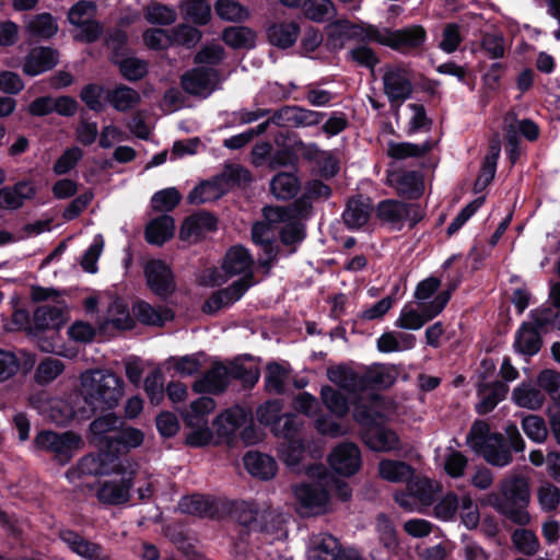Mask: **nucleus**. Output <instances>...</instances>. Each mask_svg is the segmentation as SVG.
I'll list each match as a JSON object with an SVG mask.
<instances>
[{"mask_svg":"<svg viewBox=\"0 0 560 560\" xmlns=\"http://www.w3.org/2000/svg\"><path fill=\"white\" fill-rule=\"evenodd\" d=\"M323 114L311 109L285 106L275 113L271 117L273 124L282 127H311L319 124L323 119Z\"/></svg>","mask_w":560,"mask_h":560,"instance_id":"15","label":"nucleus"},{"mask_svg":"<svg viewBox=\"0 0 560 560\" xmlns=\"http://www.w3.org/2000/svg\"><path fill=\"white\" fill-rule=\"evenodd\" d=\"M244 464L250 475L260 479H270L277 472L275 459L265 454L249 452L244 457Z\"/></svg>","mask_w":560,"mask_h":560,"instance_id":"35","label":"nucleus"},{"mask_svg":"<svg viewBox=\"0 0 560 560\" xmlns=\"http://www.w3.org/2000/svg\"><path fill=\"white\" fill-rule=\"evenodd\" d=\"M450 291H442L435 294L429 304L416 310L413 306L405 305L395 322V326L406 330H418L427 322L438 316L450 301Z\"/></svg>","mask_w":560,"mask_h":560,"instance_id":"8","label":"nucleus"},{"mask_svg":"<svg viewBox=\"0 0 560 560\" xmlns=\"http://www.w3.org/2000/svg\"><path fill=\"white\" fill-rule=\"evenodd\" d=\"M252 285L253 281H249L246 277L240 278L226 289L212 294L205 303L203 311L207 313H215L220 308L233 304L238 301Z\"/></svg>","mask_w":560,"mask_h":560,"instance_id":"19","label":"nucleus"},{"mask_svg":"<svg viewBox=\"0 0 560 560\" xmlns=\"http://www.w3.org/2000/svg\"><path fill=\"white\" fill-rule=\"evenodd\" d=\"M34 443L37 448L51 452L55 459L62 465L67 464L84 445L82 438L71 431L63 433L42 431L35 436Z\"/></svg>","mask_w":560,"mask_h":560,"instance_id":"7","label":"nucleus"},{"mask_svg":"<svg viewBox=\"0 0 560 560\" xmlns=\"http://www.w3.org/2000/svg\"><path fill=\"white\" fill-rule=\"evenodd\" d=\"M390 413V405L382 397L375 396L370 406L357 405L353 417L361 425L366 428L364 440L366 445L376 452H390L400 447L397 434L377 424Z\"/></svg>","mask_w":560,"mask_h":560,"instance_id":"2","label":"nucleus"},{"mask_svg":"<svg viewBox=\"0 0 560 560\" xmlns=\"http://www.w3.org/2000/svg\"><path fill=\"white\" fill-rule=\"evenodd\" d=\"M214 10L220 19L231 22L246 20L249 15L248 10L234 0H218Z\"/></svg>","mask_w":560,"mask_h":560,"instance_id":"58","label":"nucleus"},{"mask_svg":"<svg viewBox=\"0 0 560 560\" xmlns=\"http://www.w3.org/2000/svg\"><path fill=\"white\" fill-rule=\"evenodd\" d=\"M371 31L375 43L402 52L419 48L427 38L425 30L420 25L399 30L375 26Z\"/></svg>","mask_w":560,"mask_h":560,"instance_id":"6","label":"nucleus"},{"mask_svg":"<svg viewBox=\"0 0 560 560\" xmlns=\"http://www.w3.org/2000/svg\"><path fill=\"white\" fill-rule=\"evenodd\" d=\"M522 429L526 436L536 443H542L548 436V429L544 419L536 415H528L522 419Z\"/></svg>","mask_w":560,"mask_h":560,"instance_id":"61","label":"nucleus"},{"mask_svg":"<svg viewBox=\"0 0 560 560\" xmlns=\"http://www.w3.org/2000/svg\"><path fill=\"white\" fill-rule=\"evenodd\" d=\"M105 324H110L119 329H127L132 326L129 311L119 298H108Z\"/></svg>","mask_w":560,"mask_h":560,"instance_id":"47","label":"nucleus"},{"mask_svg":"<svg viewBox=\"0 0 560 560\" xmlns=\"http://www.w3.org/2000/svg\"><path fill=\"white\" fill-rule=\"evenodd\" d=\"M217 229V220L207 212H200L188 217L179 230L180 240L188 243H196L208 233Z\"/></svg>","mask_w":560,"mask_h":560,"instance_id":"18","label":"nucleus"},{"mask_svg":"<svg viewBox=\"0 0 560 560\" xmlns=\"http://www.w3.org/2000/svg\"><path fill=\"white\" fill-rule=\"evenodd\" d=\"M230 373L228 369L215 363L201 378L194 383V389L198 393H220L228 385Z\"/></svg>","mask_w":560,"mask_h":560,"instance_id":"29","label":"nucleus"},{"mask_svg":"<svg viewBox=\"0 0 560 560\" xmlns=\"http://www.w3.org/2000/svg\"><path fill=\"white\" fill-rule=\"evenodd\" d=\"M142 39L148 48L154 50L167 49L174 45L172 30L150 28L143 33Z\"/></svg>","mask_w":560,"mask_h":560,"instance_id":"62","label":"nucleus"},{"mask_svg":"<svg viewBox=\"0 0 560 560\" xmlns=\"http://www.w3.org/2000/svg\"><path fill=\"white\" fill-rule=\"evenodd\" d=\"M253 258L243 246H233L225 254L222 269L228 277L241 276L252 279Z\"/></svg>","mask_w":560,"mask_h":560,"instance_id":"20","label":"nucleus"},{"mask_svg":"<svg viewBox=\"0 0 560 560\" xmlns=\"http://www.w3.org/2000/svg\"><path fill=\"white\" fill-rule=\"evenodd\" d=\"M37 408L39 412L58 424L67 423L74 417V411L65 401L56 398L42 402Z\"/></svg>","mask_w":560,"mask_h":560,"instance_id":"54","label":"nucleus"},{"mask_svg":"<svg viewBox=\"0 0 560 560\" xmlns=\"http://www.w3.org/2000/svg\"><path fill=\"white\" fill-rule=\"evenodd\" d=\"M121 464L110 454L83 456L75 467L67 471V478L72 483H78L84 476L120 474Z\"/></svg>","mask_w":560,"mask_h":560,"instance_id":"10","label":"nucleus"},{"mask_svg":"<svg viewBox=\"0 0 560 560\" xmlns=\"http://www.w3.org/2000/svg\"><path fill=\"white\" fill-rule=\"evenodd\" d=\"M371 28L375 25L361 23L354 24L348 20H338L327 26V45L332 49H341L346 42L357 39L361 42H374Z\"/></svg>","mask_w":560,"mask_h":560,"instance_id":"11","label":"nucleus"},{"mask_svg":"<svg viewBox=\"0 0 560 560\" xmlns=\"http://www.w3.org/2000/svg\"><path fill=\"white\" fill-rule=\"evenodd\" d=\"M514 347L518 352L525 355L536 354L541 347L539 331H537L533 325L527 323L523 324L516 334Z\"/></svg>","mask_w":560,"mask_h":560,"instance_id":"41","label":"nucleus"},{"mask_svg":"<svg viewBox=\"0 0 560 560\" xmlns=\"http://www.w3.org/2000/svg\"><path fill=\"white\" fill-rule=\"evenodd\" d=\"M509 390L508 385L501 382H492L489 384H478L479 402L476 410L480 415H485L494 409V407L504 399Z\"/></svg>","mask_w":560,"mask_h":560,"instance_id":"28","label":"nucleus"},{"mask_svg":"<svg viewBox=\"0 0 560 560\" xmlns=\"http://www.w3.org/2000/svg\"><path fill=\"white\" fill-rule=\"evenodd\" d=\"M133 315L142 324L162 326L173 318V313L166 307H153L144 301H138L132 307Z\"/></svg>","mask_w":560,"mask_h":560,"instance_id":"34","label":"nucleus"},{"mask_svg":"<svg viewBox=\"0 0 560 560\" xmlns=\"http://www.w3.org/2000/svg\"><path fill=\"white\" fill-rule=\"evenodd\" d=\"M60 538L78 556L89 560H96L100 558L101 547L84 539L79 534L71 530H62L60 533Z\"/></svg>","mask_w":560,"mask_h":560,"instance_id":"37","label":"nucleus"},{"mask_svg":"<svg viewBox=\"0 0 560 560\" xmlns=\"http://www.w3.org/2000/svg\"><path fill=\"white\" fill-rule=\"evenodd\" d=\"M378 475L389 482H404L412 478L413 470L406 463L383 459L378 464Z\"/></svg>","mask_w":560,"mask_h":560,"instance_id":"44","label":"nucleus"},{"mask_svg":"<svg viewBox=\"0 0 560 560\" xmlns=\"http://www.w3.org/2000/svg\"><path fill=\"white\" fill-rule=\"evenodd\" d=\"M396 380V371L383 364L371 366L361 378V388L364 386H373L386 388L394 384Z\"/></svg>","mask_w":560,"mask_h":560,"instance_id":"45","label":"nucleus"},{"mask_svg":"<svg viewBox=\"0 0 560 560\" xmlns=\"http://www.w3.org/2000/svg\"><path fill=\"white\" fill-rule=\"evenodd\" d=\"M95 5L91 1L81 0L77 2L68 13L69 22L77 26L75 38L82 42H93L101 34V26L93 19Z\"/></svg>","mask_w":560,"mask_h":560,"instance_id":"12","label":"nucleus"},{"mask_svg":"<svg viewBox=\"0 0 560 560\" xmlns=\"http://www.w3.org/2000/svg\"><path fill=\"white\" fill-rule=\"evenodd\" d=\"M65 370L62 361L55 358L43 360L35 371V380L40 384H48L57 378Z\"/></svg>","mask_w":560,"mask_h":560,"instance_id":"63","label":"nucleus"},{"mask_svg":"<svg viewBox=\"0 0 560 560\" xmlns=\"http://www.w3.org/2000/svg\"><path fill=\"white\" fill-rule=\"evenodd\" d=\"M383 91L390 103H404L412 93L411 71L402 65L393 63L384 67Z\"/></svg>","mask_w":560,"mask_h":560,"instance_id":"9","label":"nucleus"},{"mask_svg":"<svg viewBox=\"0 0 560 560\" xmlns=\"http://www.w3.org/2000/svg\"><path fill=\"white\" fill-rule=\"evenodd\" d=\"M131 476H122L119 480L105 481L97 491V498L105 504H122L129 500Z\"/></svg>","mask_w":560,"mask_h":560,"instance_id":"23","label":"nucleus"},{"mask_svg":"<svg viewBox=\"0 0 560 560\" xmlns=\"http://www.w3.org/2000/svg\"><path fill=\"white\" fill-rule=\"evenodd\" d=\"M35 323L40 328H60L68 319V306L58 301L56 305H43L35 311Z\"/></svg>","mask_w":560,"mask_h":560,"instance_id":"31","label":"nucleus"},{"mask_svg":"<svg viewBox=\"0 0 560 560\" xmlns=\"http://www.w3.org/2000/svg\"><path fill=\"white\" fill-rule=\"evenodd\" d=\"M341 547L337 538L327 533L314 535L310 540L307 560H337Z\"/></svg>","mask_w":560,"mask_h":560,"instance_id":"21","label":"nucleus"},{"mask_svg":"<svg viewBox=\"0 0 560 560\" xmlns=\"http://www.w3.org/2000/svg\"><path fill=\"white\" fill-rule=\"evenodd\" d=\"M186 20L195 24H207L211 19V9L203 0H187L183 5Z\"/></svg>","mask_w":560,"mask_h":560,"instance_id":"59","label":"nucleus"},{"mask_svg":"<svg viewBox=\"0 0 560 560\" xmlns=\"http://www.w3.org/2000/svg\"><path fill=\"white\" fill-rule=\"evenodd\" d=\"M31 36L50 38L58 32V24L49 13L37 14L26 25Z\"/></svg>","mask_w":560,"mask_h":560,"instance_id":"53","label":"nucleus"},{"mask_svg":"<svg viewBox=\"0 0 560 560\" xmlns=\"http://www.w3.org/2000/svg\"><path fill=\"white\" fill-rule=\"evenodd\" d=\"M252 237L254 243L262 247L270 260L276 258L273 248L276 231L270 224L262 221L255 223L252 229Z\"/></svg>","mask_w":560,"mask_h":560,"instance_id":"55","label":"nucleus"},{"mask_svg":"<svg viewBox=\"0 0 560 560\" xmlns=\"http://www.w3.org/2000/svg\"><path fill=\"white\" fill-rule=\"evenodd\" d=\"M247 420V415L240 407L231 408L221 413L214 421L215 432L220 438L233 435Z\"/></svg>","mask_w":560,"mask_h":560,"instance_id":"36","label":"nucleus"},{"mask_svg":"<svg viewBox=\"0 0 560 560\" xmlns=\"http://www.w3.org/2000/svg\"><path fill=\"white\" fill-rule=\"evenodd\" d=\"M248 512L253 515L252 518H244L243 522L252 525L261 532L275 534L277 537L283 534L284 516L273 510L254 511L250 506L246 505Z\"/></svg>","mask_w":560,"mask_h":560,"instance_id":"26","label":"nucleus"},{"mask_svg":"<svg viewBox=\"0 0 560 560\" xmlns=\"http://www.w3.org/2000/svg\"><path fill=\"white\" fill-rule=\"evenodd\" d=\"M320 398L326 408L337 417L347 415L349 407L347 399L336 389L324 386L320 390Z\"/></svg>","mask_w":560,"mask_h":560,"instance_id":"60","label":"nucleus"},{"mask_svg":"<svg viewBox=\"0 0 560 560\" xmlns=\"http://www.w3.org/2000/svg\"><path fill=\"white\" fill-rule=\"evenodd\" d=\"M289 380V369L279 363H270L267 365L265 383L266 388L270 393L279 394L284 389Z\"/></svg>","mask_w":560,"mask_h":560,"instance_id":"57","label":"nucleus"},{"mask_svg":"<svg viewBox=\"0 0 560 560\" xmlns=\"http://www.w3.org/2000/svg\"><path fill=\"white\" fill-rule=\"evenodd\" d=\"M330 468L338 475L350 477L361 468V453L353 443L343 442L332 448L328 456Z\"/></svg>","mask_w":560,"mask_h":560,"instance_id":"13","label":"nucleus"},{"mask_svg":"<svg viewBox=\"0 0 560 560\" xmlns=\"http://www.w3.org/2000/svg\"><path fill=\"white\" fill-rule=\"evenodd\" d=\"M225 192L222 178L218 176L213 180L205 182L195 187L188 195L190 203L199 205L219 199Z\"/></svg>","mask_w":560,"mask_h":560,"instance_id":"42","label":"nucleus"},{"mask_svg":"<svg viewBox=\"0 0 560 560\" xmlns=\"http://www.w3.org/2000/svg\"><path fill=\"white\" fill-rule=\"evenodd\" d=\"M370 212L369 202L351 199L343 212V221L350 229H360L369 221Z\"/></svg>","mask_w":560,"mask_h":560,"instance_id":"49","label":"nucleus"},{"mask_svg":"<svg viewBox=\"0 0 560 560\" xmlns=\"http://www.w3.org/2000/svg\"><path fill=\"white\" fill-rule=\"evenodd\" d=\"M222 39L234 49L252 48L255 45L256 34L245 26H230L223 31Z\"/></svg>","mask_w":560,"mask_h":560,"instance_id":"46","label":"nucleus"},{"mask_svg":"<svg viewBox=\"0 0 560 560\" xmlns=\"http://www.w3.org/2000/svg\"><path fill=\"white\" fill-rule=\"evenodd\" d=\"M433 148V143L425 141L421 144L409 142H389L387 147V154L396 160H404L407 158H418L427 154Z\"/></svg>","mask_w":560,"mask_h":560,"instance_id":"48","label":"nucleus"},{"mask_svg":"<svg viewBox=\"0 0 560 560\" xmlns=\"http://www.w3.org/2000/svg\"><path fill=\"white\" fill-rule=\"evenodd\" d=\"M310 478L317 481L315 485H300L294 488V495L299 502V510L302 514H319L328 509L329 497L327 487L332 477L322 465L308 469Z\"/></svg>","mask_w":560,"mask_h":560,"instance_id":"4","label":"nucleus"},{"mask_svg":"<svg viewBox=\"0 0 560 560\" xmlns=\"http://www.w3.org/2000/svg\"><path fill=\"white\" fill-rule=\"evenodd\" d=\"M186 424L189 429L186 435V443L188 445L199 447L212 442L213 433L208 425L207 419L199 418L196 415H187Z\"/></svg>","mask_w":560,"mask_h":560,"instance_id":"33","label":"nucleus"},{"mask_svg":"<svg viewBox=\"0 0 560 560\" xmlns=\"http://www.w3.org/2000/svg\"><path fill=\"white\" fill-rule=\"evenodd\" d=\"M463 39L460 26L456 23H447L442 30L439 48L446 54H452L457 50Z\"/></svg>","mask_w":560,"mask_h":560,"instance_id":"64","label":"nucleus"},{"mask_svg":"<svg viewBox=\"0 0 560 560\" xmlns=\"http://www.w3.org/2000/svg\"><path fill=\"white\" fill-rule=\"evenodd\" d=\"M511 399L517 407L537 410L542 406L545 397L530 384L522 383L513 389Z\"/></svg>","mask_w":560,"mask_h":560,"instance_id":"40","label":"nucleus"},{"mask_svg":"<svg viewBox=\"0 0 560 560\" xmlns=\"http://www.w3.org/2000/svg\"><path fill=\"white\" fill-rule=\"evenodd\" d=\"M300 35V25L293 21L275 22L267 28L268 42L280 49L292 47Z\"/></svg>","mask_w":560,"mask_h":560,"instance_id":"25","label":"nucleus"},{"mask_svg":"<svg viewBox=\"0 0 560 560\" xmlns=\"http://www.w3.org/2000/svg\"><path fill=\"white\" fill-rule=\"evenodd\" d=\"M147 283L152 292L165 296L175 290L174 277L168 266L162 260H150L144 266Z\"/></svg>","mask_w":560,"mask_h":560,"instance_id":"16","label":"nucleus"},{"mask_svg":"<svg viewBox=\"0 0 560 560\" xmlns=\"http://www.w3.org/2000/svg\"><path fill=\"white\" fill-rule=\"evenodd\" d=\"M396 502L408 511L417 510L416 499L422 504H429L433 499V483L429 479H422L411 487L410 493H398Z\"/></svg>","mask_w":560,"mask_h":560,"instance_id":"30","label":"nucleus"},{"mask_svg":"<svg viewBox=\"0 0 560 560\" xmlns=\"http://www.w3.org/2000/svg\"><path fill=\"white\" fill-rule=\"evenodd\" d=\"M415 337L405 334L385 332L377 339V348L381 352H395L411 349Z\"/></svg>","mask_w":560,"mask_h":560,"instance_id":"56","label":"nucleus"},{"mask_svg":"<svg viewBox=\"0 0 560 560\" xmlns=\"http://www.w3.org/2000/svg\"><path fill=\"white\" fill-rule=\"evenodd\" d=\"M35 189L30 183H19L12 187L0 189V208L15 210L20 208L24 200L34 196Z\"/></svg>","mask_w":560,"mask_h":560,"instance_id":"32","label":"nucleus"},{"mask_svg":"<svg viewBox=\"0 0 560 560\" xmlns=\"http://www.w3.org/2000/svg\"><path fill=\"white\" fill-rule=\"evenodd\" d=\"M175 222L170 215H162L152 220L145 230V238L150 244L162 245L173 237Z\"/></svg>","mask_w":560,"mask_h":560,"instance_id":"39","label":"nucleus"},{"mask_svg":"<svg viewBox=\"0 0 560 560\" xmlns=\"http://www.w3.org/2000/svg\"><path fill=\"white\" fill-rule=\"evenodd\" d=\"M388 182L397 194L407 198H418L424 190L422 177L417 172H394Z\"/></svg>","mask_w":560,"mask_h":560,"instance_id":"27","label":"nucleus"},{"mask_svg":"<svg viewBox=\"0 0 560 560\" xmlns=\"http://www.w3.org/2000/svg\"><path fill=\"white\" fill-rule=\"evenodd\" d=\"M299 188L300 182L292 173H278L270 180V191L277 199H291L296 195Z\"/></svg>","mask_w":560,"mask_h":560,"instance_id":"43","label":"nucleus"},{"mask_svg":"<svg viewBox=\"0 0 560 560\" xmlns=\"http://www.w3.org/2000/svg\"><path fill=\"white\" fill-rule=\"evenodd\" d=\"M327 377L330 382L346 390L361 388V378L350 368L345 365L328 368Z\"/></svg>","mask_w":560,"mask_h":560,"instance_id":"52","label":"nucleus"},{"mask_svg":"<svg viewBox=\"0 0 560 560\" xmlns=\"http://www.w3.org/2000/svg\"><path fill=\"white\" fill-rule=\"evenodd\" d=\"M218 73L213 69L199 68L186 73L182 79L186 92L198 96H208L217 88Z\"/></svg>","mask_w":560,"mask_h":560,"instance_id":"17","label":"nucleus"},{"mask_svg":"<svg viewBox=\"0 0 560 560\" xmlns=\"http://www.w3.org/2000/svg\"><path fill=\"white\" fill-rule=\"evenodd\" d=\"M301 424L294 430L290 427V434L279 435L283 439L279 452L284 463L289 466H295L300 463L304 455V446L302 441L298 438V432Z\"/></svg>","mask_w":560,"mask_h":560,"instance_id":"38","label":"nucleus"},{"mask_svg":"<svg viewBox=\"0 0 560 560\" xmlns=\"http://www.w3.org/2000/svg\"><path fill=\"white\" fill-rule=\"evenodd\" d=\"M376 217L392 230L400 231L405 225L413 228L423 218V211L417 203L386 199L377 205Z\"/></svg>","mask_w":560,"mask_h":560,"instance_id":"5","label":"nucleus"},{"mask_svg":"<svg viewBox=\"0 0 560 560\" xmlns=\"http://www.w3.org/2000/svg\"><path fill=\"white\" fill-rule=\"evenodd\" d=\"M302 12L306 19L320 23L332 18L336 8L330 0H305Z\"/></svg>","mask_w":560,"mask_h":560,"instance_id":"51","label":"nucleus"},{"mask_svg":"<svg viewBox=\"0 0 560 560\" xmlns=\"http://www.w3.org/2000/svg\"><path fill=\"white\" fill-rule=\"evenodd\" d=\"M79 393L90 412L116 407L124 396V382L109 370H88L80 375Z\"/></svg>","mask_w":560,"mask_h":560,"instance_id":"1","label":"nucleus"},{"mask_svg":"<svg viewBox=\"0 0 560 560\" xmlns=\"http://www.w3.org/2000/svg\"><path fill=\"white\" fill-rule=\"evenodd\" d=\"M529 499L527 480L523 477L511 476L501 482L499 492L488 494L487 502L512 522L526 525L530 521L526 510Z\"/></svg>","mask_w":560,"mask_h":560,"instance_id":"3","label":"nucleus"},{"mask_svg":"<svg viewBox=\"0 0 560 560\" xmlns=\"http://www.w3.org/2000/svg\"><path fill=\"white\" fill-rule=\"evenodd\" d=\"M500 152H501L500 143H499V141H494L490 147L489 153L485 158L481 173L475 182V190L476 191H480V190L485 189L489 185V183L493 179Z\"/></svg>","mask_w":560,"mask_h":560,"instance_id":"50","label":"nucleus"},{"mask_svg":"<svg viewBox=\"0 0 560 560\" xmlns=\"http://www.w3.org/2000/svg\"><path fill=\"white\" fill-rule=\"evenodd\" d=\"M58 63V52L48 47H36L27 55L23 71L35 77L50 70Z\"/></svg>","mask_w":560,"mask_h":560,"instance_id":"24","label":"nucleus"},{"mask_svg":"<svg viewBox=\"0 0 560 560\" xmlns=\"http://www.w3.org/2000/svg\"><path fill=\"white\" fill-rule=\"evenodd\" d=\"M479 451L490 465L504 467L512 462V454L504 445L503 436L499 433L485 438Z\"/></svg>","mask_w":560,"mask_h":560,"instance_id":"22","label":"nucleus"},{"mask_svg":"<svg viewBox=\"0 0 560 560\" xmlns=\"http://www.w3.org/2000/svg\"><path fill=\"white\" fill-rule=\"evenodd\" d=\"M281 405L279 401H268L257 410V418L260 423L271 425V431L278 435L290 434V427L294 430L300 425V420L294 415L281 416Z\"/></svg>","mask_w":560,"mask_h":560,"instance_id":"14","label":"nucleus"}]
</instances>
